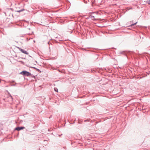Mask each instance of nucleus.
Segmentation results:
<instances>
[{
    "label": "nucleus",
    "instance_id": "obj_5",
    "mask_svg": "<svg viewBox=\"0 0 150 150\" xmlns=\"http://www.w3.org/2000/svg\"><path fill=\"white\" fill-rule=\"evenodd\" d=\"M54 90L58 92V89L57 88H54Z\"/></svg>",
    "mask_w": 150,
    "mask_h": 150
},
{
    "label": "nucleus",
    "instance_id": "obj_3",
    "mask_svg": "<svg viewBox=\"0 0 150 150\" xmlns=\"http://www.w3.org/2000/svg\"><path fill=\"white\" fill-rule=\"evenodd\" d=\"M20 50L21 52H22L25 54H28V53L26 51L24 50H23V49H20Z\"/></svg>",
    "mask_w": 150,
    "mask_h": 150
},
{
    "label": "nucleus",
    "instance_id": "obj_7",
    "mask_svg": "<svg viewBox=\"0 0 150 150\" xmlns=\"http://www.w3.org/2000/svg\"><path fill=\"white\" fill-rule=\"evenodd\" d=\"M136 23H135L134 24H132V25H131V26H132V25H135V24H136Z\"/></svg>",
    "mask_w": 150,
    "mask_h": 150
},
{
    "label": "nucleus",
    "instance_id": "obj_4",
    "mask_svg": "<svg viewBox=\"0 0 150 150\" xmlns=\"http://www.w3.org/2000/svg\"><path fill=\"white\" fill-rule=\"evenodd\" d=\"M23 10H24L23 9V10H19V11H17V12H21V11H23Z\"/></svg>",
    "mask_w": 150,
    "mask_h": 150
},
{
    "label": "nucleus",
    "instance_id": "obj_2",
    "mask_svg": "<svg viewBox=\"0 0 150 150\" xmlns=\"http://www.w3.org/2000/svg\"><path fill=\"white\" fill-rule=\"evenodd\" d=\"M24 128H25L23 127H17L16 128V129L18 131H19L21 129H22Z\"/></svg>",
    "mask_w": 150,
    "mask_h": 150
},
{
    "label": "nucleus",
    "instance_id": "obj_6",
    "mask_svg": "<svg viewBox=\"0 0 150 150\" xmlns=\"http://www.w3.org/2000/svg\"><path fill=\"white\" fill-rule=\"evenodd\" d=\"M148 3L150 5V0L148 1Z\"/></svg>",
    "mask_w": 150,
    "mask_h": 150
},
{
    "label": "nucleus",
    "instance_id": "obj_1",
    "mask_svg": "<svg viewBox=\"0 0 150 150\" xmlns=\"http://www.w3.org/2000/svg\"><path fill=\"white\" fill-rule=\"evenodd\" d=\"M20 74L27 76H29L31 75V74L27 71H23L20 73Z\"/></svg>",
    "mask_w": 150,
    "mask_h": 150
}]
</instances>
